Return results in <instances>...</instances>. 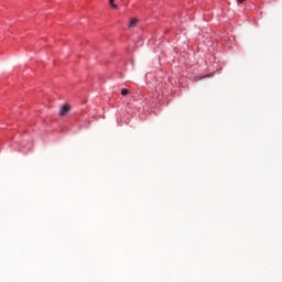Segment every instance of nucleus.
I'll return each mask as SVG.
<instances>
[{
    "label": "nucleus",
    "mask_w": 282,
    "mask_h": 282,
    "mask_svg": "<svg viewBox=\"0 0 282 282\" xmlns=\"http://www.w3.org/2000/svg\"><path fill=\"white\" fill-rule=\"evenodd\" d=\"M109 3L111 6V8H118V6L116 3H113V0H109Z\"/></svg>",
    "instance_id": "obj_4"
},
{
    "label": "nucleus",
    "mask_w": 282,
    "mask_h": 282,
    "mask_svg": "<svg viewBox=\"0 0 282 282\" xmlns=\"http://www.w3.org/2000/svg\"><path fill=\"white\" fill-rule=\"evenodd\" d=\"M69 110H70V108H69L68 105L63 106L61 111H59V116H67V113H69Z\"/></svg>",
    "instance_id": "obj_1"
},
{
    "label": "nucleus",
    "mask_w": 282,
    "mask_h": 282,
    "mask_svg": "<svg viewBox=\"0 0 282 282\" xmlns=\"http://www.w3.org/2000/svg\"><path fill=\"white\" fill-rule=\"evenodd\" d=\"M238 1V3H243V1H246V0H237Z\"/></svg>",
    "instance_id": "obj_5"
},
{
    "label": "nucleus",
    "mask_w": 282,
    "mask_h": 282,
    "mask_svg": "<svg viewBox=\"0 0 282 282\" xmlns=\"http://www.w3.org/2000/svg\"><path fill=\"white\" fill-rule=\"evenodd\" d=\"M138 23V19L133 18L130 23H129V28H135V24Z\"/></svg>",
    "instance_id": "obj_2"
},
{
    "label": "nucleus",
    "mask_w": 282,
    "mask_h": 282,
    "mask_svg": "<svg viewBox=\"0 0 282 282\" xmlns=\"http://www.w3.org/2000/svg\"><path fill=\"white\" fill-rule=\"evenodd\" d=\"M129 94V89L123 88L121 89V96H127Z\"/></svg>",
    "instance_id": "obj_3"
}]
</instances>
